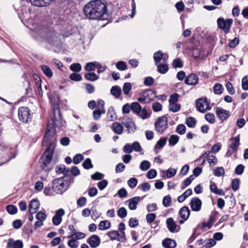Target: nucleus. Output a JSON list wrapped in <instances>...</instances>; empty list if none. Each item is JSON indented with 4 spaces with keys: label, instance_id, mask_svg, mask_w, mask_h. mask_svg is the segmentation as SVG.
I'll return each instance as SVG.
<instances>
[{
    "label": "nucleus",
    "instance_id": "nucleus-48",
    "mask_svg": "<svg viewBox=\"0 0 248 248\" xmlns=\"http://www.w3.org/2000/svg\"><path fill=\"white\" fill-rule=\"evenodd\" d=\"M42 70L46 76L49 78L52 76V72L48 66L46 65H43L42 66Z\"/></svg>",
    "mask_w": 248,
    "mask_h": 248
},
{
    "label": "nucleus",
    "instance_id": "nucleus-62",
    "mask_svg": "<svg viewBox=\"0 0 248 248\" xmlns=\"http://www.w3.org/2000/svg\"><path fill=\"white\" fill-rule=\"evenodd\" d=\"M156 217V215L154 213H150L146 215V219L147 223H151L153 222Z\"/></svg>",
    "mask_w": 248,
    "mask_h": 248
},
{
    "label": "nucleus",
    "instance_id": "nucleus-34",
    "mask_svg": "<svg viewBox=\"0 0 248 248\" xmlns=\"http://www.w3.org/2000/svg\"><path fill=\"white\" fill-rule=\"evenodd\" d=\"M99 229L105 230L110 227V222L108 220H103L100 222L98 225Z\"/></svg>",
    "mask_w": 248,
    "mask_h": 248
},
{
    "label": "nucleus",
    "instance_id": "nucleus-37",
    "mask_svg": "<svg viewBox=\"0 0 248 248\" xmlns=\"http://www.w3.org/2000/svg\"><path fill=\"white\" fill-rule=\"evenodd\" d=\"M206 159L210 166H214L217 164V157L214 155H210V154H209V155L207 156Z\"/></svg>",
    "mask_w": 248,
    "mask_h": 248
},
{
    "label": "nucleus",
    "instance_id": "nucleus-26",
    "mask_svg": "<svg viewBox=\"0 0 248 248\" xmlns=\"http://www.w3.org/2000/svg\"><path fill=\"white\" fill-rule=\"evenodd\" d=\"M179 214L182 218L187 220L190 215V210L188 207H182L179 210Z\"/></svg>",
    "mask_w": 248,
    "mask_h": 248
},
{
    "label": "nucleus",
    "instance_id": "nucleus-54",
    "mask_svg": "<svg viewBox=\"0 0 248 248\" xmlns=\"http://www.w3.org/2000/svg\"><path fill=\"white\" fill-rule=\"evenodd\" d=\"M131 146L133 149V151L139 152H140L142 151V149L138 141H134Z\"/></svg>",
    "mask_w": 248,
    "mask_h": 248
},
{
    "label": "nucleus",
    "instance_id": "nucleus-38",
    "mask_svg": "<svg viewBox=\"0 0 248 248\" xmlns=\"http://www.w3.org/2000/svg\"><path fill=\"white\" fill-rule=\"evenodd\" d=\"M70 171V170L69 169L66 168L65 167V169L63 172V174L64 176L62 177H63L64 179H67L69 183H73L74 182L73 179L71 178V175L69 174Z\"/></svg>",
    "mask_w": 248,
    "mask_h": 248
},
{
    "label": "nucleus",
    "instance_id": "nucleus-44",
    "mask_svg": "<svg viewBox=\"0 0 248 248\" xmlns=\"http://www.w3.org/2000/svg\"><path fill=\"white\" fill-rule=\"evenodd\" d=\"M131 89L132 85L130 83L126 82L124 84L123 87V91L124 94L128 95Z\"/></svg>",
    "mask_w": 248,
    "mask_h": 248
},
{
    "label": "nucleus",
    "instance_id": "nucleus-5",
    "mask_svg": "<svg viewBox=\"0 0 248 248\" xmlns=\"http://www.w3.org/2000/svg\"><path fill=\"white\" fill-rule=\"evenodd\" d=\"M0 145L1 146V150L6 151L3 156L0 158V165H1L8 162L12 158H15L16 156V154L11 147L5 144H0Z\"/></svg>",
    "mask_w": 248,
    "mask_h": 248
},
{
    "label": "nucleus",
    "instance_id": "nucleus-61",
    "mask_svg": "<svg viewBox=\"0 0 248 248\" xmlns=\"http://www.w3.org/2000/svg\"><path fill=\"white\" fill-rule=\"evenodd\" d=\"M36 218L38 220L44 221L46 218V215L45 213L39 211L37 213Z\"/></svg>",
    "mask_w": 248,
    "mask_h": 248
},
{
    "label": "nucleus",
    "instance_id": "nucleus-56",
    "mask_svg": "<svg viewBox=\"0 0 248 248\" xmlns=\"http://www.w3.org/2000/svg\"><path fill=\"white\" fill-rule=\"evenodd\" d=\"M84 157L81 154H77L73 157V163L75 164H79L81 161L83 160Z\"/></svg>",
    "mask_w": 248,
    "mask_h": 248
},
{
    "label": "nucleus",
    "instance_id": "nucleus-55",
    "mask_svg": "<svg viewBox=\"0 0 248 248\" xmlns=\"http://www.w3.org/2000/svg\"><path fill=\"white\" fill-rule=\"evenodd\" d=\"M128 186L131 188H134L138 184V180L136 178H131L127 181Z\"/></svg>",
    "mask_w": 248,
    "mask_h": 248
},
{
    "label": "nucleus",
    "instance_id": "nucleus-27",
    "mask_svg": "<svg viewBox=\"0 0 248 248\" xmlns=\"http://www.w3.org/2000/svg\"><path fill=\"white\" fill-rule=\"evenodd\" d=\"M107 119L109 121H112L115 119H116L117 118V115L116 114V112L114 110V108L112 106H110L107 112Z\"/></svg>",
    "mask_w": 248,
    "mask_h": 248
},
{
    "label": "nucleus",
    "instance_id": "nucleus-51",
    "mask_svg": "<svg viewBox=\"0 0 248 248\" xmlns=\"http://www.w3.org/2000/svg\"><path fill=\"white\" fill-rule=\"evenodd\" d=\"M127 210L124 207H122L117 211V215L121 218H124L127 216Z\"/></svg>",
    "mask_w": 248,
    "mask_h": 248
},
{
    "label": "nucleus",
    "instance_id": "nucleus-20",
    "mask_svg": "<svg viewBox=\"0 0 248 248\" xmlns=\"http://www.w3.org/2000/svg\"><path fill=\"white\" fill-rule=\"evenodd\" d=\"M202 201L198 198H193L190 202V207L193 211L198 212L201 210Z\"/></svg>",
    "mask_w": 248,
    "mask_h": 248
},
{
    "label": "nucleus",
    "instance_id": "nucleus-17",
    "mask_svg": "<svg viewBox=\"0 0 248 248\" xmlns=\"http://www.w3.org/2000/svg\"><path fill=\"white\" fill-rule=\"evenodd\" d=\"M87 242L90 245L91 248H96L99 246L101 243V239L98 235L93 234L88 238L87 240Z\"/></svg>",
    "mask_w": 248,
    "mask_h": 248
},
{
    "label": "nucleus",
    "instance_id": "nucleus-40",
    "mask_svg": "<svg viewBox=\"0 0 248 248\" xmlns=\"http://www.w3.org/2000/svg\"><path fill=\"white\" fill-rule=\"evenodd\" d=\"M150 167V162L147 160H144L140 163V168L142 171H146L148 170Z\"/></svg>",
    "mask_w": 248,
    "mask_h": 248
},
{
    "label": "nucleus",
    "instance_id": "nucleus-63",
    "mask_svg": "<svg viewBox=\"0 0 248 248\" xmlns=\"http://www.w3.org/2000/svg\"><path fill=\"white\" fill-rule=\"evenodd\" d=\"M152 108L155 112H158L162 110V106L159 102H155L153 104Z\"/></svg>",
    "mask_w": 248,
    "mask_h": 248
},
{
    "label": "nucleus",
    "instance_id": "nucleus-9",
    "mask_svg": "<svg viewBox=\"0 0 248 248\" xmlns=\"http://www.w3.org/2000/svg\"><path fill=\"white\" fill-rule=\"evenodd\" d=\"M18 117L20 121L24 123L31 121V118L30 110L26 107H22L19 108L18 111Z\"/></svg>",
    "mask_w": 248,
    "mask_h": 248
},
{
    "label": "nucleus",
    "instance_id": "nucleus-14",
    "mask_svg": "<svg viewBox=\"0 0 248 248\" xmlns=\"http://www.w3.org/2000/svg\"><path fill=\"white\" fill-rule=\"evenodd\" d=\"M168 59V56L164 54L162 51L159 50L155 52L154 54V60L156 65L158 64L161 62H165Z\"/></svg>",
    "mask_w": 248,
    "mask_h": 248
},
{
    "label": "nucleus",
    "instance_id": "nucleus-41",
    "mask_svg": "<svg viewBox=\"0 0 248 248\" xmlns=\"http://www.w3.org/2000/svg\"><path fill=\"white\" fill-rule=\"evenodd\" d=\"M179 137L176 135H172L169 138V143L170 146L175 145L179 141Z\"/></svg>",
    "mask_w": 248,
    "mask_h": 248
},
{
    "label": "nucleus",
    "instance_id": "nucleus-16",
    "mask_svg": "<svg viewBox=\"0 0 248 248\" xmlns=\"http://www.w3.org/2000/svg\"><path fill=\"white\" fill-rule=\"evenodd\" d=\"M167 227L170 232L174 233L178 232L180 229V227L177 225L176 223L171 217L168 218L166 220Z\"/></svg>",
    "mask_w": 248,
    "mask_h": 248
},
{
    "label": "nucleus",
    "instance_id": "nucleus-35",
    "mask_svg": "<svg viewBox=\"0 0 248 248\" xmlns=\"http://www.w3.org/2000/svg\"><path fill=\"white\" fill-rule=\"evenodd\" d=\"M208 77L209 76L205 72L202 71H199L197 72L196 73H191L189 74L186 78H203V77Z\"/></svg>",
    "mask_w": 248,
    "mask_h": 248
},
{
    "label": "nucleus",
    "instance_id": "nucleus-23",
    "mask_svg": "<svg viewBox=\"0 0 248 248\" xmlns=\"http://www.w3.org/2000/svg\"><path fill=\"white\" fill-rule=\"evenodd\" d=\"M7 247L9 248H23V244L21 240L14 241L13 239L10 238L8 240Z\"/></svg>",
    "mask_w": 248,
    "mask_h": 248
},
{
    "label": "nucleus",
    "instance_id": "nucleus-49",
    "mask_svg": "<svg viewBox=\"0 0 248 248\" xmlns=\"http://www.w3.org/2000/svg\"><path fill=\"white\" fill-rule=\"evenodd\" d=\"M176 131L180 135H183L186 133V127L183 124H178L176 127Z\"/></svg>",
    "mask_w": 248,
    "mask_h": 248
},
{
    "label": "nucleus",
    "instance_id": "nucleus-2",
    "mask_svg": "<svg viewBox=\"0 0 248 248\" xmlns=\"http://www.w3.org/2000/svg\"><path fill=\"white\" fill-rule=\"evenodd\" d=\"M33 32L38 36L37 37H41L45 40L48 43L51 45L58 46L61 44V35L56 32L52 27H48L43 26L41 24L32 25L30 28Z\"/></svg>",
    "mask_w": 248,
    "mask_h": 248
},
{
    "label": "nucleus",
    "instance_id": "nucleus-11",
    "mask_svg": "<svg viewBox=\"0 0 248 248\" xmlns=\"http://www.w3.org/2000/svg\"><path fill=\"white\" fill-rule=\"evenodd\" d=\"M155 93L151 90H147L143 95L139 97L138 100L141 103H148L155 97Z\"/></svg>",
    "mask_w": 248,
    "mask_h": 248
},
{
    "label": "nucleus",
    "instance_id": "nucleus-31",
    "mask_svg": "<svg viewBox=\"0 0 248 248\" xmlns=\"http://www.w3.org/2000/svg\"><path fill=\"white\" fill-rule=\"evenodd\" d=\"M97 65H98V64L97 62H88L86 64L84 69L86 71H92L96 69Z\"/></svg>",
    "mask_w": 248,
    "mask_h": 248
},
{
    "label": "nucleus",
    "instance_id": "nucleus-39",
    "mask_svg": "<svg viewBox=\"0 0 248 248\" xmlns=\"http://www.w3.org/2000/svg\"><path fill=\"white\" fill-rule=\"evenodd\" d=\"M169 109L170 111L173 112H176L178 111L181 108V105L179 104L169 103Z\"/></svg>",
    "mask_w": 248,
    "mask_h": 248
},
{
    "label": "nucleus",
    "instance_id": "nucleus-59",
    "mask_svg": "<svg viewBox=\"0 0 248 248\" xmlns=\"http://www.w3.org/2000/svg\"><path fill=\"white\" fill-rule=\"evenodd\" d=\"M70 69L74 72H78L80 71L81 69V66L79 63H72L70 65Z\"/></svg>",
    "mask_w": 248,
    "mask_h": 248
},
{
    "label": "nucleus",
    "instance_id": "nucleus-46",
    "mask_svg": "<svg viewBox=\"0 0 248 248\" xmlns=\"http://www.w3.org/2000/svg\"><path fill=\"white\" fill-rule=\"evenodd\" d=\"M213 90L215 94H220L222 93L223 88L221 84L217 83L214 85Z\"/></svg>",
    "mask_w": 248,
    "mask_h": 248
},
{
    "label": "nucleus",
    "instance_id": "nucleus-25",
    "mask_svg": "<svg viewBox=\"0 0 248 248\" xmlns=\"http://www.w3.org/2000/svg\"><path fill=\"white\" fill-rule=\"evenodd\" d=\"M162 245L165 248H175L176 246V243L174 240L166 238L163 240Z\"/></svg>",
    "mask_w": 248,
    "mask_h": 248
},
{
    "label": "nucleus",
    "instance_id": "nucleus-18",
    "mask_svg": "<svg viewBox=\"0 0 248 248\" xmlns=\"http://www.w3.org/2000/svg\"><path fill=\"white\" fill-rule=\"evenodd\" d=\"M143 198L136 196L128 200L126 202H128V207L130 210H134L136 209L138 203Z\"/></svg>",
    "mask_w": 248,
    "mask_h": 248
},
{
    "label": "nucleus",
    "instance_id": "nucleus-7",
    "mask_svg": "<svg viewBox=\"0 0 248 248\" xmlns=\"http://www.w3.org/2000/svg\"><path fill=\"white\" fill-rule=\"evenodd\" d=\"M155 127L157 132L160 134L163 133L168 127L167 118L166 116L158 118L155 123Z\"/></svg>",
    "mask_w": 248,
    "mask_h": 248
},
{
    "label": "nucleus",
    "instance_id": "nucleus-36",
    "mask_svg": "<svg viewBox=\"0 0 248 248\" xmlns=\"http://www.w3.org/2000/svg\"><path fill=\"white\" fill-rule=\"evenodd\" d=\"M197 123L196 119L192 117H188L186 121V125L190 128H193L195 126Z\"/></svg>",
    "mask_w": 248,
    "mask_h": 248
},
{
    "label": "nucleus",
    "instance_id": "nucleus-19",
    "mask_svg": "<svg viewBox=\"0 0 248 248\" xmlns=\"http://www.w3.org/2000/svg\"><path fill=\"white\" fill-rule=\"evenodd\" d=\"M40 206L39 201L37 199H32L29 203V212L30 214H33L39 209Z\"/></svg>",
    "mask_w": 248,
    "mask_h": 248
},
{
    "label": "nucleus",
    "instance_id": "nucleus-1",
    "mask_svg": "<svg viewBox=\"0 0 248 248\" xmlns=\"http://www.w3.org/2000/svg\"><path fill=\"white\" fill-rule=\"evenodd\" d=\"M49 99L52 106L53 112L51 119L48 121L47 130L42 140L43 146H46L48 143L49 145L42 156L41 165L42 169L48 172L52 169L49 165L55 148V127L61 128L63 126L65 123L61 116L58 100H55L52 96H50Z\"/></svg>",
    "mask_w": 248,
    "mask_h": 248
},
{
    "label": "nucleus",
    "instance_id": "nucleus-15",
    "mask_svg": "<svg viewBox=\"0 0 248 248\" xmlns=\"http://www.w3.org/2000/svg\"><path fill=\"white\" fill-rule=\"evenodd\" d=\"M65 214L64 210L62 209H59L56 211L55 215L52 217V222L54 225H59L62 221V217Z\"/></svg>",
    "mask_w": 248,
    "mask_h": 248
},
{
    "label": "nucleus",
    "instance_id": "nucleus-43",
    "mask_svg": "<svg viewBox=\"0 0 248 248\" xmlns=\"http://www.w3.org/2000/svg\"><path fill=\"white\" fill-rule=\"evenodd\" d=\"M83 167L86 170H89L93 168V166L92 163L91 159L89 158H86L82 163Z\"/></svg>",
    "mask_w": 248,
    "mask_h": 248
},
{
    "label": "nucleus",
    "instance_id": "nucleus-50",
    "mask_svg": "<svg viewBox=\"0 0 248 248\" xmlns=\"http://www.w3.org/2000/svg\"><path fill=\"white\" fill-rule=\"evenodd\" d=\"M6 210L8 213L11 215L16 214L17 212L16 207L13 205H8L6 207Z\"/></svg>",
    "mask_w": 248,
    "mask_h": 248
},
{
    "label": "nucleus",
    "instance_id": "nucleus-28",
    "mask_svg": "<svg viewBox=\"0 0 248 248\" xmlns=\"http://www.w3.org/2000/svg\"><path fill=\"white\" fill-rule=\"evenodd\" d=\"M110 93L116 98H118L122 93L121 89L118 86H113L110 90Z\"/></svg>",
    "mask_w": 248,
    "mask_h": 248
},
{
    "label": "nucleus",
    "instance_id": "nucleus-60",
    "mask_svg": "<svg viewBox=\"0 0 248 248\" xmlns=\"http://www.w3.org/2000/svg\"><path fill=\"white\" fill-rule=\"evenodd\" d=\"M171 199L170 195L166 196L163 199V204L165 207H168L170 205Z\"/></svg>",
    "mask_w": 248,
    "mask_h": 248
},
{
    "label": "nucleus",
    "instance_id": "nucleus-58",
    "mask_svg": "<svg viewBox=\"0 0 248 248\" xmlns=\"http://www.w3.org/2000/svg\"><path fill=\"white\" fill-rule=\"evenodd\" d=\"M179 97V95L177 93H174L170 95L169 100V103H176L178 100Z\"/></svg>",
    "mask_w": 248,
    "mask_h": 248
},
{
    "label": "nucleus",
    "instance_id": "nucleus-21",
    "mask_svg": "<svg viewBox=\"0 0 248 248\" xmlns=\"http://www.w3.org/2000/svg\"><path fill=\"white\" fill-rule=\"evenodd\" d=\"M55 0H30L32 5L37 7H46Z\"/></svg>",
    "mask_w": 248,
    "mask_h": 248
},
{
    "label": "nucleus",
    "instance_id": "nucleus-53",
    "mask_svg": "<svg viewBox=\"0 0 248 248\" xmlns=\"http://www.w3.org/2000/svg\"><path fill=\"white\" fill-rule=\"evenodd\" d=\"M224 173V170L222 167H217L214 171V174L217 177L223 175Z\"/></svg>",
    "mask_w": 248,
    "mask_h": 248
},
{
    "label": "nucleus",
    "instance_id": "nucleus-64",
    "mask_svg": "<svg viewBox=\"0 0 248 248\" xmlns=\"http://www.w3.org/2000/svg\"><path fill=\"white\" fill-rule=\"evenodd\" d=\"M67 244L71 248H77L78 247V242L76 240L72 239H70L67 243Z\"/></svg>",
    "mask_w": 248,
    "mask_h": 248
},
{
    "label": "nucleus",
    "instance_id": "nucleus-22",
    "mask_svg": "<svg viewBox=\"0 0 248 248\" xmlns=\"http://www.w3.org/2000/svg\"><path fill=\"white\" fill-rule=\"evenodd\" d=\"M216 114L221 121H224L230 116V113L221 108H217L216 109Z\"/></svg>",
    "mask_w": 248,
    "mask_h": 248
},
{
    "label": "nucleus",
    "instance_id": "nucleus-30",
    "mask_svg": "<svg viewBox=\"0 0 248 248\" xmlns=\"http://www.w3.org/2000/svg\"><path fill=\"white\" fill-rule=\"evenodd\" d=\"M194 179V177L193 175H190L189 177L183 181L181 184V188L182 189H184L186 187L189 186L192 181Z\"/></svg>",
    "mask_w": 248,
    "mask_h": 248
},
{
    "label": "nucleus",
    "instance_id": "nucleus-47",
    "mask_svg": "<svg viewBox=\"0 0 248 248\" xmlns=\"http://www.w3.org/2000/svg\"><path fill=\"white\" fill-rule=\"evenodd\" d=\"M105 109H98L95 110L93 112V116L95 120H98L102 114L105 113Z\"/></svg>",
    "mask_w": 248,
    "mask_h": 248
},
{
    "label": "nucleus",
    "instance_id": "nucleus-13",
    "mask_svg": "<svg viewBox=\"0 0 248 248\" xmlns=\"http://www.w3.org/2000/svg\"><path fill=\"white\" fill-rule=\"evenodd\" d=\"M108 235L111 240H117L120 242H124L126 240L125 233L122 232V235L117 231L109 232Z\"/></svg>",
    "mask_w": 248,
    "mask_h": 248
},
{
    "label": "nucleus",
    "instance_id": "nucleus-24",
    "mask_svg": "<svg viewBox=\"0 0 248 248\" xmlns=\"http://www.w3.org/2000/svg\"><path fill=\"white\" fill-rule=\"evenodd\" d=\"M123 126L122 124L118 122H114L112 125V130L114 133L121 135L123 132Z\"/></svg>",
    "mask_w": 248,
    "mask_h": 248
},
{
    "label": "nucleus",
    "instance_id": "nucleus-4",
    "mask_svg": "<svg viewBox=\"0 0 248 248\" xmlns=\"http://www.w3.org/2000/svg\"><path fill=\"white\" fill-rule=\"evenodd\" d=\"M68 182V180L64 179L63 177L54 179L52 186L53 191L57 194H62L68 189L69 184Z\"/></svg>",
    "mask_w": 248,
    "mask_h": 248
},
{
    "label": "nucleus",
    "instance_id": "nucleus-32",
    "mask_svg": "<svg viewBox=\"0 0 248 248\" xmlns=\"http://www.w3.org/2000/svg\"><path fill=\"white\" fill-rule=\"evenodd\" d=\"M137 115L143 120L148 119L151 116V114L145 108H141V110L139 111V113Z\"/></svg>",
    "mask_w": 248,
    "mask_h": 248
},
{
    "label": "nucleus",
    "instance_id": "nucleus-10",
    "mask_svg": "<svg viewBox=\"0 0 248 248\" xmlns=\"http://www.w3.org/2000/svg\"><path fill=\"white\" fill-rule=\"evenodd\" d=\"M231 143L228 146V149L226 155L231 156L232 154L236 152L239 145V136L232 138L231 139Z\"/></svg>",
    "mask_w": 248,
    "mask_h": 248
},
{
    "label": "nucleus",
    "instance_id": "nucleus-29",
    "mask_svg": "<svg viewBox=\"0 0 248 248\" xmlns=\"http://www.w3.org/2000/svg\"><path fill=\"white\" fill-rule=\"evenodd\" d=\"M192 193L191 189H187L182 195L178 197V201L179 202H183L188 196Z\"/></svg>",
    "mask_w": 248,
    "mask_h": 248
},
{
    "label": "nucleus",
    "instance_id": "nucleus-57",
    "mask_svg": "<svg viewBox=\"0 0 248 248\" xmlns=\"http://www.w3.org/2000/svg\"><path fill=\"white\" fill-rule=\"evenodd\" d=\"M87 203L86 198L84 197H80L77 201V205L79 207H82L86 205Z\"/></svg>",
    "mask_w": 248,
    "mask_h": 248
},
{
    "label": "nucleus",
    "instance_id": "nucleus-42",
    "mask_svg": "<svg viewBox=\"0 0 248 248\" xmlns=\"http://www.w3.org/2000/svg\"><path fill=\"white\" fill-rule=\"evenodd\" d=\"M168 69L169 67L167 64H157V70L160 73L165 74L168 71Z\"/></svg>",
    "mask_w": 248,
    "mask_h": 248
},
{
    "label": "nucleus",
    "instance_id": "nucleus-6",
    "mask_svg": "<svg viewBox=\"0 0 248 248\" xmlns=\"http://www.w3.org/2000/svg\"><path fill=\"white\" fill-rule=\"evenodd\" d=\"M121 122L123 127H124L125 128V131L128 134H132L135 132L136 126L132 118L124 117L121 119Z\"/></svg>",
    "mask_w": 248,
    "mask_h": 248
},
{
    "label": "nucleus",
    "instance_id": "nucleus-52",
    "mask_svg": "<svg viewBox=\"0 0 248 248\" xmlns=\"http://www.w3.org/2000/svg\"><path fill=\"white\" fill-rule=\"evenodd\" d=\"M205 120L211 124H213L215 122V115L211 113H208L205 115Z\"/></svg>",
    "mask_w": 248,
    "mask_h": 248
},
{
    "label": "nucleus",
    "instance_id": "nucleus-33",
    "mask_svg": "<svg viewBox=\"0 0 248 248\" xmlns=\"http://www.w3.org/2000/svg\"><path fill=\"white\" fill-rule=\"evenodd\" d=\"M131 110L132 112L137 114L138 113H139V111L141 110V109L142 108L141 106L140 105V104L137 102H133L131 104Z\"/></svg>",
    "mask_w": 248,
    "mask_h": 248
},
{
    "label": "nucleus",
    "instance_id": "nucleus-8",
    "mask_svg": "<svg viewBox=\"0 0 248 248\" xmlns=\"http://www.w3.org/2000/svg\"><path fill=\"white\" fill-rule=\"evenodd\" d=\"M233 20L231 18L225 20L224 18L219 17L217 20V24L218 28L221 29L225 33L229 32Z\"/></svg>",
    "mask_w": 248,
    "mask_h": 248
},
{
    "label": "nucleus",
    "instance_id": "nucleus-45",
    "mask_svg": "<svg viewBox=\"0 0 248 248\" xmlns=\"http://www.w3.org/2000/svg\"><path fill=\"white\" fill-rule=\"evenodd\" d=\"M240 180L238 178L233 179L231 183L232 189L235 191L237 190L239 187Z\"/></svg>",
    "mask_w": 248,
    "mask_h": 248
},
{
    "label": "nucleus",
    "instance_id": "nucleus-12",
    "mask_svg": "<svg viewBox=\"0 0 248 248\" xmlns=\"http://www.w3.org/2000/svg\"><path fill=\"white\" fill-rule=\"evenodd\" d=\"M208 104V102L204 98H199L196 101V108L199 111L201 112H204L211 109Z\"/></svg>",
    "mask_w": 248,
    "mask_h": 248
},
{
    "label": "nucleus",
    "instance_id": "nucleus-3",
    "mask_svg": "<svg viewBox=\"0 0 248 248\" xmlns=\"http://www.w3.org/2000/svg\"><path fill=\"white\" fill-rule=\"evenodd\" d=\"M107 11V4L100 0L90 1L84 6L83 9L86 16L91 20L100 19Z\"/></svg>",
    "mask_w": 248,
    "mask_h": 248
}]
</instances>
